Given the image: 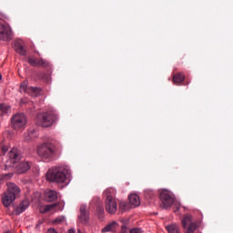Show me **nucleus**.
<instances>
[{"mask_svg": "<svg viewBox=\"0 0 233 233\" xmlns=\"http://www.w3.org/2000/svg\"><path fill=\"white\" fill-rule=\"evenodd\" d=\"M47 181L66 187L72 181V171L68 166H60L50 168L46 173Z\"/></svg>", "mask_w": 233, "mask_h": 233, "instance_id": "nucleus-1", "label": "nucleus"}, {"mask_svg": "<svg viewBox=\"0 0 233 233\" xmlns=\"http://www.w3.org/2000/svg\"><path fill=\"white\" fill-rule=\"evenodd\" d=\"M7 156L8 159L5 162V168L14 167L16 174H25V172H28V169L30 168V163L21 158V156H19V153L17 152V148H12L8 152Z\"/></svg>", "mask_w": 233, "mask_h": 233, "instance_id": "nucleus-2", "label": "nucleus"}, {"mask_svg": "<svg viewBox=\"0 0 233 233\" xmlns=\"http://www.w3.org/2000/svg\"><path fill=\"white\" fill-rule=\"evenodd\" d=\"M21 194V189L14 183H7V191L2 196V203L5 207H10L15 201V198Z\"/></svg>", "mask_w": 233, "mask_h": 233, "instance_id": "nucleus-3", "label": "nucleus"}, {"mask_svg": "<svg viewBox=\"0 0 233 233\" xmlns=\"http://www.w3.org/2000/svg\"><path fill=\"white\" fill-rule=\"evenodd\" d=\"M57 121V115L52 111L40 113L37 115L35 124L43 128H48Z\"/></svg>", "mask_w": 233, "mask_h": 233, "instance_id": "nucleus-4", "label": "nucleus"}, {"mask_svg": "<svg viewBox=\"0 0 233 233\" xmlns=\"http://www.w3.org/2000/svg\"><path fill=\"white\" fill-rule=\"evenodd\" d=\"M104 196L106 197L105 207L108 214H116L117 212V201L114 196H116V189L107 188L104 191Z\"/></svg>", "mask_w": 233, "mask_h": 233, "instance_id": "nucleus-5", "label": "nucleus"}, {"mask_svg": "<svg viewBox=\"0 0 233 233\" xmlns=\"http://www.w3.org/2000/svg\"><path fill=\"white\" fill-rule=\"evenodd\" d=\"M37 154L40 157H43L44 159H52V157H54V155L56 154V151L54 150L52 144L44 143L38 146Z\"/></svg>", "mask_w": 233, "mask_h": 233, "instance_id": "nucleus-6", "label": "nucleus"}, {"mask_svg": "<svg viewBox=\"0 0 233 233\" xmlns=\"http://www.w3.org/2000/svg\"><path fill=\"white\" fill-rule=\"evenodd\" d=\"M14 130H23L26 127V116L24 114H16L11 119Z\"/></svg>", "mask_w": 233, "mask_h": 233, "instance_id": "nucleus-7", "label": "nucleus"}, {"mask_svg": "<svg viewBox=\"0 0 233 233\" xmlns=\"http://www.w3.org/2000/svg\"><path fill=\"white\" fill-rule=\"evenodd\" d=\"M160 201L163 208H170V207L175 203L174 194L167 189H163L160 192Z\"/></svg>", "mask_w": 233, "mask_h": 233, "instance_id": "nucleus-8", "label": "nucleus"}, {"mask_svg": "<svg viewBox=\"0 0 233 233\" xmlns=\"http://www.w3.org/2000/svg\"><path fill=\"white\" fill-rule=\"evenodd\" d=\"M20 92L28 94V96H31L32 97H37V96L41 94V88L34 86L28 87V81L25 80L20 85Z\"/></svg>", "mask_w": 233, "mask_h": 233, "instance_id": "nucleus-9", "label": "nucleus"}, {"mask_svg": "<svg viewBox=\"0 0 233 233\" xmlns=\"http://www.w3.org/2000/svg\"><path fill=\"white\" fill-rule=\"evenodd\" d=\"M182 227L183 228H187V227H188L186 233H194L196 232V228H198V224L196 222H192V216L186 215L182 218Z\"/></svg>", "mask_w": 233, "mask_h": 233, "instance_id": "nucleus-10", "label": "nucleus"}, {"mask_svg": "<svg viewBox=\"0 0 233 233\" xmlns=\"http://www.w3.org/2000/svg\"><path fill=\"white\" fill-rule=\"evenodd\" d=\"M12 40V28L8 25L0 24V41H11Z\"/></svg>", "mask_w": 233, "mask_h": 233, "instance_id": "nucleus-11", "label": "nucleus"}, {"mask_svg": "<svg viewBox=\"0 0 233 233\" xmlns=\"http://www.w3.org/2000/svg\"><path fill=\"white\" fill-rule=\"evenodd\" d=\"M28 207H30V201H28V199H25L15 209L14 214H15L16 216H19V214H23V212H25V210H26Z\"/></svg>", "mask_w": 233, "mask_h": 233, "instance_id": "nucleus-12", "label": "nucleus"}, {"mask_svg": "<svg viewBox=\"0 0 233 233\" xmlns=\"http://www.w3.org/2000/svg\"><path fill=\"white\" fill-rule=\"evenodd\" d=\"M78 221L83 225L88 221V213L86 212V206L82 205L80 207V215L78 216Z\"/></svg>", "mask_w": 233, "mask_h": 233, "instance_id": "nucleus-13", "label": "nucleus"}, {"mask_svg": "<svg viewBox=\"0 0 233 233\" xmlns=\"http://www.w3.org/2000/svg\"><path fill=\"white\" fill-rule=\"evenodd\" d=\"M128 199L129 205H131L133 208H136V207H139V205H141V198H139V195L137 194L129 195Z\"/></svg>", "mask_w": 233, "mask_h": 233, "instance_id": "nucleus-14", "label": "nucleus"}, {"mask_svg": "<svg viewBox=\"0 0 233 233\" xmlns=\"http://www.w3.org/2000/svg\"><path fill=\"white\" fill-rule=\"evenodd\" d=\"M28 63L31 66H48V62L45 59L29 58Z\"/></svg>", "mask_w": 233, "mask_h": 233, "instance_id": "nucleus-15", "label": "nucleus"}, {"mask_svg": "<svg viewBox=\"0 0 233 233\" xmlns=\"http://www.w3.org/2000/svg\"><path fill=\"white\" fill-rule=\"evenodd\" d=\"M38 134L35 129L28 130L24 134V141L26 143H30L34 139V137H37Z\"/></svg>", "mask_w": 233, "mask_h": 233, "instance_id": "nucleus-16", "label": "nucleus"}, {"mask_svg": "<svg viewBox=\"0 0 233 233\" xmlns=\"http://www.w3.org/2000/svg\"><path fill=\"white\" fill-rule=\"evenodd\" d=\"M46 198L47 201H56L57 199V192L52 190V189H47L45 192Z\"/></svg>", "mask_w": 233, "mask_h": 233, "instance_id": "nucleus-17", "label": "nucleus"}, {"mask_svg": "<svg viewBox=\"0 0 233 233\" xmlns=\"http://www.w3.org/2000/svg\"><path fill=\"white\" fill-rule=\"evenodd\" d=\"M131 208H133L131 204H128L127 202L125 201H120L118 208L119 212L125 214V212H128V210H130Z\"/></svg>", "mask_w": 233, "mask_h": 233, "instance_id": "nucleus-18", "label": "nucleus"}, {"mask_svg": "<svg viewBox=\"0 0 233 233\" xmlns=\"http://www.w3.org/2000/svg\"><path fill=\"white\" fill-rule=\"evenodd\" d=\"M15 50L17 52V54H20V56H26V50L25 47H23L21 42L19 41L15 42Z\"/></svg>", "mask_w": 233, "mask_h": 233, "instance_id": "nucleus-19", "label": "nucleus"}, {"mask_svg": "<svg viewBox=\"0 0 233 233\" xmlns=\"http://www.w3.org/2000/svg\"><path fill=\"white\" fill-rule=\"evenodd\" d=\"M12 112L10 106L0 103V116H8Z\"/></svg>", "mask_w": 233, "mask_h": 233, "instance_id": "nucleus-20", "label": "nucleus"}, {"mask_svg": "<svg viewBox=\"0 0 233 233\" xmlns=\"http://www.w3.org/2000/svg\"><path fill=\"white\" fill-rule=\"evenodd\" d=\"M57 207H58L57 204H51V205L42 206L40 208V212L42 214H45L46 212H50V210H54V208H57Z\"/></svg>", "mask_w": 233, "mask_h": 233, "instance_id": "nucleus-21", "label": "nucleus"}, {"mask_svg": "<svg viewBox=\"0 0 233 233\" xmlns=\"http://www.w3.org/2000/svg\"><path fill=\"white\" fill-rule=\"evenodd\" d=\"M117 227V222L113 221L109 223L107 226H106L104 228H102V232H113V230H116V228Z\"/></svg>", "mask_w": 233, "mask_h": 233, "instance_id": "nucleus-22", "label": "nucleus"}, {"mask_svg": "<svg viewBox=\"0 0 233 233\" xmlns=\"http://www.w3.org/2000/svg\"><path fill=\"white\" fill-rule=\"evenodd\" d=\"M167 232L169 233H179V226L176 224H171L166 227Z\"/></svg>", "mask_w": 233, "mask_h": 233, "instance_id": "nucleus-23", "label": "nucleus"}, {"mask_svg": "<svg viewBox=\"0 0 233 233\" xmlns=\"http://www.w3.org/2000/svg\"><path fill=\"white\" fill-rule=\"evenodd\" d=\"M184 80H185V76L181 74L175 75L173 77L174 83H181Z\"/></svg>", "mask_w": 233, "mask_h": 233, "instance_id": "nucleus-24", "label": "nucleus"}, {"mask_svg": "<svg viewBox=\"0 0 233 233\" xmlns=\"http://www.w3.org/2000/svg\"><path fill=\"white\" fill-rule=\"evenodd\" d=\"M129 233H143V229L139 228H133L129 230Z\"/></svg>", "mask_w": 233, "mask_h": 233, "instance_id": "nucleus-25", "label": "nucleus"}, {"mask_svg": "<svg viewBox=\"0 0 233 233\" xmlns=\"http://www.w3.org/2000/svg\"><path fill=\"white\" fill-rule=\"evenodd\" d=\"M181 208V204L177 203V202H174V210L175 212H177V210H179Z\"/></svg>", "mask_w": 233, "mask_h": 233, "instance_id": "nucleus-26", "label": "nucleus"}, {"mask_svg": "<svg viewBox=\"0 0 233 233\" xmlns=\"http://www.w3.org/2000/svg\"><path fill=\"white\" fill-rule=\"evenodd\" d=\"M120 233H128V228H127V226H122V230Z\"/></svg>", "mask_w": 233, "mask_h": 233, "instance_id": "nucleus-27", "label": "nucleus"}, {"mask_svg": "<svg viewBox=\"0 0 233 233\" xmlns=\"http://www.w3.org/2000/svg\"><path fill=\"white\" fill-rule=\"evenodd\" d=\"M120 233H128V228H127V226H122V230Z\"/></svg>", "mask_w": 233, "mask_h": 233, "instance_id": "nucleus-28", "label": "nucleus"}, {"mask_svg": "<svg viewBox=\"0 0 233 233\" xmlns=\"http://www.w3.org/2000/svg\"><path fill=\"white\" fill-rule=\"evenodd\" d=\"M2 152H3L4 154H6V152H8V147H6V146H2Z\"/></svg>", "mask_w": 233, "mask_h": 233, "instance_id": "nucleus-29", "label": "nucleus"}, {"mask_svg": "<svg viewBox=\"0 0 233 233\" xmlns=\"http://www.w3.org/2000/svg\"><path fill=\"white\" fill-rule=\"evenodd\" d=\"M63 221H65V218H56V219L55 220V223H61V222H63Z\"/></svg>", "mask_w": 233, "mask_h": 233, "instance_id": "nucleus-30", "label": "nucleus"}, {"mask_svg": "<svg viewBox=\"0 0 233 233\" xmlns=\"http://www.w3.org/2000/svg\"><path fill=\"white\" fill-rule=\"evenodd\" d=\"M6 177H8V175H5L3 177H0V185H1V183H3V179H6Z\"/></svg>", "mask_w": 233, "mask_h": 233, "instance_id": "nucleus-31", "label": "nucleus"}, {"mask_svg": "<svg viewBox=\"0 0 233 233\" xmlns=\"http://www.w3.org/2000/svg\"><path fill=\"white\" fill-rule=\"evenodd\" d=\"M46 233H57V232L54 228H49Z\"/></svg>", "mask_w": 233, "mask_h": 233, "instance_id": "nucleus-32", "label": "nucleus"}, {"mask_svg": "<svg viewBox=\"0 0 233 233\" xmlns=\"http://www.w3.org/2000/svg\"><path fill=\"white\" fill-rule=\"evenodd\" d=\"M68 233H76V229H69Z\"/></svg>", "mask_w": 233, "mask_h": 233, "instance_id": "nucleus-33", "label": "nucleus"}, {"mask_svg": "<svg viewBox=\"0 0 233 233\" xmlns=\"http://www.w3.org/2000/svg\"><path fill=\"white\" fill-rule=\"evenodd\" d=\"M3 79V76H1V74H0V80H2Z\"/></svg>", "mask_w": 233, "mask_h": 233, "instance_id": "nucleus-34", "label": "nucleus"}]
</instances>
